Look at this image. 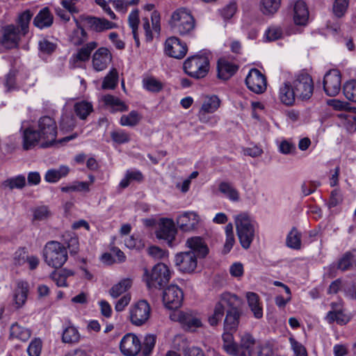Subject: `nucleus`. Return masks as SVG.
Here are the masks:
<instances>
[{"mask_svg": "<svg viewBox=\"0 0 356 356\" xmlns=\"http://www.w3.org/2000/svg\"><path fill=\"white\" fill-rule=\"evenodd\" d=\"M186 246L190 250L177 253L175 263L178 269L184 273H192L197 268V257H205L209 253V248L200 236L188 238Z\"/></svg>", "mask_w": 356, "mask_h": 356, "instance_id": "obj_1", "label": "nucleus"}, {"mask_svg": "<svg viewBox=\"0 0 356 356\" xmlns=\"http://www.w3.org/2000/svg\"><path fill=\"white\" fill-rule=\"evenodd\" d=\"M42 256L45 264L54 268H61L68 258L65 246L56 241H48L44 245Z\"/></svg>", "mask_w": 356, "mask_h": 356, "instance_id": "obj_2", "label": "nucleus"}, {"mask_svg": "<svg viewBox=\"0 0 356 356\" xmlns=\"http://www.w3.org/2000/svg\"><path fill=\"white\" fill-rule=\"evenodd\" d=\"M234 222L241 246L248 249L254 238L256 222L245 213L236 216Z\"/></svg>", "mask_w": 356, "mask_h": 356, "instance_id": "obj_3", "label": "nucleus"}, {"mask_svg": "<svg viewBox=\"0 0 356 356\" xmlns=\"http://www.w3.org/2000/svg\"><path fill=\"white\" fill-rule=\"evenodd\" d=\"M170 24L174 33L182 36L190 35L195 26L193 17L185 8H179L172 13Z\"/></svg>", "mask_w": 356, "mask_h": 356, "instance_id": "obj_4", "label": "nucleus"}, {"mask_svg": "<svg viewBox=\"0 0 356 356\" xmlns=\"http://www.w3.org/2000/svg\"><path fill=\"white\" fill-rule=\"evenodd\" d=\"M210 68L209 55L197 54L188 58L184 63L185 72L191 77L202 79L205 77Z\"/></svg>", "mask_w": 356, "mask_h": 356, "instance_id": "obj_5", "label": "nucleus"}, {"mask_svg": "<svg viewBox=\"0 0 356 356\" xmlns=\"http://www.w3.org/2000/svg\"><path fill=\"white\" fill-rule=\"evenodd\" d=\"M37 129L42 136L41 147L46 148L56 143L58 127L54 118L47 115L41 117L38 121Z\"/></svg>", "mask_w": 356, "mask_h": 356, "instance_id": "obj_6", "label": "nucleus"}, {"mask_svg": "<svg viewBox=\"0 0 356 356\" xmlns=\"http://www.w3.org/2000/svg\"><path fill=\"white\" fill-rule=\"evenodd\" d=\"M291 84L297 98L305 101L313 95L314 82L309 74L300 72L296 74Z\"/></svg>", "mask_w": 356, "mask_h": 356, "instance_id": "obj_7", "label": "nucleus"}, {"mask_svg": "<svg viewBox=\"0 0 356 356\" xmlns=\"http://www.w3.org/2000/svg\"><path fill=\"white\" fill-rule=\"evenodd\" d=\"M145 274L147 276L146 283L149 289H161L169 282L170 278V270L168 267L163 263L155 265L149 275H148L147 270L145 271Z\"/></svg>", "mask_w": 356, "mask_h": 356, "instance_id": "obj_8", "label": "nucleus"}, {"mask_svg": "<svg viewBox=\"0 0 356 356\" xmlns=\"http://www.w3.org/2000/svg\"><path fill=\"white\" fill-rule=\"evenodd\" d=\"M151 307L149 303L141 300L133 305L129 309V320L136 326L145 324L150 317Z\"/></svg>", "mask_w": 356, "mask_h": 356, "instance_id": "obj_9", "label": "nucleus"}, {"mask_svg": "<svg viewBox=\"0 0 356 356\" xmlns=\"http://www.w3.org/2000/svg\"><path fill=\"white\" fill-rule=\"evenodd\" d=\"M177 229L175 222L170 218H162L159 223L158 229L156 231V238L165 241L170 247L176 245L175 237Z\"/></svg>", "mask_w": 356, "mask_h": 356, "instance_id": "obj_10", "label": "nucleus"}, {"mask_svg": "<svg viewBox=\"0 0 356 356\" xmlns=\"http://www.w3.org/2000/svg\"><path fill=\"white\" fill-rule=\"evenodd\" d=\"M22 33L18 26L13 24L3 26L0 31V43L6 49L17 47Z\"/></svg>", "mask_w": 356, "mask_h": 356, "instance_id": "obj_11", "label": "nucleus"}, {"mask_svg": "<svg viewBox=\"0 0 356 356\" xmlns=\"http://www.w3.org/2000/svg\"><path fill=\"white\" fill-rule=\"evenodd\" d=\"M323 90L330 97L337 95L341 88V75L339 70H331L324 76Z\"/></svg>", "mask_w": 356, "mask_h": 356, "instance_id": "obj_12", "label": "nucleus"}, {"mask_svg": "<svg viewBox=\"0 0 356 356\" xmlns=\"http://www.w3.org/2000/svg\"><path fill=\"white\" fill-rule=\"evenodd\" d=\"M184 299L182 290L177 285L171 284L165 289L163 294V302L170 309L179 308Z\"/></svg>", "mask_w": 356, "mask_h": 356, "instance_id": "obj_13", "label": "nucleus"}, {"mask_svg": "<svg viewBox=\"0 0 356 356\" xmlns=\"http://www.w3.org/2000/svg\"><path fill=\"white\" fill-rule=\"evenodd\" d=\"M245 83L248 88L254 93H263L267 87L265 76L257 69H251L246 76Z\"/></svg>", "mask_w": 356, "mask_h": 356, "instance_id": "obj_14", "label": "nucleus"}, {"mask_svg": "<svg viewBox=\"0 0 356 356\" xmlns=\"http://www.w3.org/2000/svg\"><path fill=\"white\" fill-rule=\"evenodd\" d=\"M120 348L123 355L135 356L142 349L141 341L135 334L127 333L122 338Z\"/></svg>", "mask_w": 356, "mask_h": 356, "instance_id": "obj_15", "label": "nucleus"}, {"mask_svg": "<svg viewBox=\"0 0 356 356\" xmlns=\"http://www.w3.org/2000/svg\"><path fill=\"white\" fill-rule=\"evenodd\" d=\"M187 46L176 37L169 38L165 43V51L170 57L181 59L187 53Z\"/></svg>", "mask_w": 356, "mask_h": 356, "instance_id": "obj_16", "label": "nucleus"}, {"mask_svg": "<svg viewBox=\"0 0 356 356\" xmlns=\"http://www.w3.org/2000/svg\"><path fill=\"white\" fill-rule=\"evenodd\" d=\"M112 60L111 52L107 48H99L92 56V67L97 72L106 70Z\"/></svg>", "mask_w": 356, "mask_h": 356, "instance_id": "obj_17", "label": "nucleus"}, {"mask_svg": "<svg viewBox=\"0 0 356 356\" xmlns=\"http://www.w3.org/2000/svg\"><path fill=\"white\" fill-rule=\"evenodd\" d=\"M200 222V217L194 211H186L179 216L177 223L181 230L190 232L194 230Z\"/></svg>", "mask_w": 356, "mask_h": 356, "instance_id": "obj_18", "label": "nucleus"}, {"mask_svg": "<svg viewBox=\"0 0 356 356\" xmlns=\"http://www.w3.org/2000/svg\"><path fill=\"white\" fill-rule=\"evenodd\" d=\"M257 346L254 339L245 333L241 336L240 344H237V355L233 356H254Z\"/></svg>", "mask_w": 356, "mask_h": 356, "instance_id": "obj_19", "label": "nucleus"}, {"mask_svg": "<svg viewBox=\"0 0 356 356\" xmlns=\"http://www.w3.org/2000/svg\"><path fill=\"white\" fill-rule=\"evenodd\" d=\"M293 19L296 25L305 26L309 19V10L306 3L302 1H297L293 6Z\"/></svg>", "mask_w": 356, "mask_h": 356, "instance_id": "obj_20", "label": "nucleus"}, {"mask_svg": "<svg viewBox=\"0 0 356 356\" xmlns=\"http://www.w3.org/2000/svg\"><path fill=\"white\" fill-rule=\"evenodd\" d=\"M87 26L92 31L102 32L116 27V24L105 18L88 17L85 19Z\"/></svg>", "mask_w": 356, "mask_h": 356, "instance_id": "obj_21", "label": "nucleus"}, {"mask_svg": "<svg viewBox=\"0 0 356 356\" xmlns=\"http://www.w3.org/2000/svg\"><path fill=\"white\" fill-rule=\"evenodd\" d=\"M296 93L291 82L286 81L283 83L278 92V99L286 106H292L295 103Z\"/></svg>", "mask_w": 356, "mask_h": 356, "instance_id": "obj_22", "label": "nucleus"}, {"mask_svg": "<svg viewBox=\"0 0 356 356\" xmlns=\"http://www.w3.org/2000/svg\"><path fill=\"white\" fill-rule=\"evenodd\" d=\"M178 319L186 330L195 331L202 326L201 320L191 312H181L178 315Z\"/></svg>", "mask_w": 356, "mask_h": 356, "instance_id": "obj_23", "label": "nucleus"}, {"mask_svg": "<svg viewBox=\"0 0 356 356\" xmlns=\"http://www.w3.org/2000/svg\"><path fill=\"white\" fill-rule=\"evenodd\" d=\"M218 77L226 81L238 70V66L225 58H220L217 65Z\"/></svg>", "mask_w": 356, "mask_h": 356, "instance_id": "obj_24", "label": "nucleus"}, {"mask_svg": "<svg viewBox=\"0 0 356 356\" xmlns=\"http://www.w3.org/2000/svg\"><path fill=\"white\" fill-rule=\"evenodd\" d=\"M42 142V136L38 129L27 128L23 132V147L24 149H29Z\"/></svg>", "mask_w": 356, "mask_h": 356, "instance_id": "obj_25", "label": "nucleus"}, {"mask_svg": "<svg viewBox=\"0 0 356 356\" xmlns=\"http://www.w3.org/2000/svg\"><path fill=\"white\" fill-rule=\"evenodd\" d=\"M54 17L48 8H44L37 14L33 19V24L40 29L48 28L51 26Z\"/></svg>", "mask_w": 356, "mask_h": 356, "instance_id": "obj_26", "label": "nucleus"}, {"mask_svg": "<svg viewBox=\"0 0 356 356\" xmlns=\"http://www.w3.org/2000/svg\"><path fill=\"white\" fill-rule=\"evenodd\" d=\"M332 310L330 311L326 316L327 320L329 322L336 321L339 324H346L349 321L350 318L348 316L345 314L337 303L332 302L331 304Z\"/></svg>", "mask_w": 356, "mask_h": 356, "instance_id": "obj_27", "label": "nucleus"}, {"mask_svg": "<svg viewBox=\"0 0 356 356\" xmlns=\"http://www.w3.org/2000/svg\"><path fill=\"white\" fill-rule=\"evenodd\" d=\"M241 316V312L237 308L230 309L227 312L224 321V330L225 331H236Z\"/></svg>", "mask_w": 356, "mask_h": 356, "instance_id": "obj_28", "label": "nucleus"}, {"mask_svg": "<svg viewBox=\"0 0 356 356\" xmlns=\"http://www.w3.org/2000/svg\"><path fill=\"white\" fill-rule=\"evenodd\" d=\"M29 284L19 282L14 293V301L17 308L22 307L26 302L29 293Z\"/></svg>", "mask_w": 356, "mask_h": 356, "instance_id": "obj_29", "label": "nucleus"}, {"mask_svg": "<svg viewBox=\"0 0 356 356\" xmlns=\"http://www.w3.org/2000/svg\"><path fill=\"white\" fill-rule=\"evenodd\" d=\"M248 307L253 313L254 316L257 318H261L263 316V308L259 301V296L254 292H248L246 293Z\"/></svg>", "mask_w": 356, "mask_h": 356, "instance_id": "obj_30", "label": "nucleus"}, {"mask_svg": "<svg viewBox=\"0 0 356 356\" xmlns=\"http://www.w3.org/2000/svg\"><path fill=\"white\" fill-rule=\"evenodd\" d=\"M70 172L67 165H61L58 169H50L47 171L44 179L49 183L57 182L60 179L66 177Z\"/></svg>", "mask_w": 356, "mask_h": 356, "instance_id": "obj_31", "label": "nucleus"}, {"mask_svg": "<svg viewBox=\"0 0 356 356\" xmlns=\"http://www.w3.org/2000/svg\"><path fill=\"white\" fill-rule=\"evenodd\" d=\"M218 190L227 198L232 202H237L240 199L238 191L230 182L221 181L218 185Z\"/></svg>", "mask_w": 356, "mask_h": 356, "instance_id": "obj_32", "label": "nucleus"}, {"mask_svg": "<svg viewBox=\"0 0 356 356\" xmlns=\"http://www.w3.org/2000/svg\"><path fill=\"white\" fill-rule=\"evenodd\" d=\"M234 331H225L222 334V339L223 341L222 348L229 355H237V343L234 342L233 332Z\"/></svg>", "mask_w": 356, "mask_h": 356, "instance_id": "obj_33", "label": "nucleus"}, {"mask_svg": "<svg viewBox=\"0 0 356 356\" xmlns=\"http://www.w3.org/2000/svg\"><path fill=\"white\" fill-rule=\"evenodd\" d=\"M282 0H261L260 10L265 15H273L281 6Z\"/></svg>", "mask_w": 356, "mask_h": 356, "instance_id": "obj_34", "label": "nucleus"}, {"mask_svg": "<svg viewBox=\"0 0 356 356\" xmlns=\"http://www.w3.org/2000/svg\"><path fill=\"white\" fill-rule=\"evenodd\" d=\"M354 264H356V252H348L339 259L337 264V269L342 271L348 270L350 269Z\"/></svg>", "mask_w": 356, "mask_h": 356, "instance_id": "obj_35", "label": "nucleus"}, {"mask_svg": "<svg viewBox=\"0 0 356 356\" xmlns=\"http://www.w3.org/2000/svg\"><path fill=\"white\" fill-rule=\"evenodd\" d=\"M74 108L76 115L81 120L86 119L90 113L93 111L92 104L86 101L76 102L74 106Z\"/></svg>", "mask_w": 356, "mask_h": 356, "instance_id": "obj_36", "label": "nucleus"}, {"mask_svg": "<svg viewBox=\"0 0 356 356\" xmlns=\"http://www.w3.org/2000/svg\"><path fill=\"white\" fill-rule=\"evenodd\" d=\"M97 47L96 42H90L81 48L76 54L73 55L74 60L85 62L90 58L91 52Z\"/></svg>", "mask_w": 356, "mask_h": 356, "instance_id": "obj_37", "label": "nucleus"}, {"mask_svg": "<svg viewBox=\"0 0 356 356\" xmlns=\"http://www.w3.org/2000/svg\"><path fill=\"white\" fill-rule=\"evenodd\" d=\"M131 280L124 279L111 288L109 290V294L112 298H117L125 293L131 287Z\"/></svg>", "mask_w": 356, "mask_h": 356, "instance_id": "obj_38", "label": "nucleus"}, {"mask_svg": "<svg viewBox=\"0 0 356 356\" xmlns=\"http://www.w3.org/2000/svg\"><path fill=\"white\" fill-rule=\"evenodd\" d=\"M143 86L145 90L152 92H159L163 88V83L152 76L143 78Z\"/></svg>", "mask_w": 356, "mask_h": 356, "instance_id": "obj_39", "label": "nucleus"}, {"mask_svg": "<svg viewBox=\"0 0 356 356\" xmlns=\"http://www.w3.org/2000/svg\"><path fill=\"white\" fill-rule=\"evenodd\" d=\"M31 331L19 325L17 323L12 325L10 327V336L22 341H27L31 337Z\"/></svg>", "mask_w": 356, "mask_h": 356, "instance_id": "obj_40", "label": "nucleus"}, {"mask_svg": "<svg viewBox=\"0 0 356 356\" xmlns=\"http://www.w3.org/2000/svg\"><path fill=\"white\" fill-rule=\"evenodd\" d=\"M15 263L17 265H22L25 261H27L29 268L31 270H33L37 268V266L39 264V259L36 256H30V257H25L24 252H17L15 253Z\"/></svg>", "mask_w": 356, "mask_h": 356, "instance_id": "obj_41", "label": "nucleus"}, {"mask_svg": "<svg viewBox=\"0 0 356 356\" xmlns=\"http://www.w3.org/2000/svg\"><path fill=\"white\" fill-rule=\"evenodd\" d=\"M239 299L235 294L228 292L223 293L220 295V300L216 304H220L225 310V306L232 308H236V305L239 303Z\"/></svg>", "mask_w": 356, "mask_h": 356, "instance_id": "obj_42", "label": "nucleus"}, {"mask_svg": "<svg viewBox=\"0 0 356 356\" xmlns=\"http://www.w3.org/2000/svg\"><path fill=\"white\" fill-rule=\"evenodd\" d=\"M103 101L106 105L111 106L115 111H123L127 110V106L118 97L111 95L104 96Z\"/></svg>", "mask_w": 356, "mask_h": 356, "instance_id": "obj_43", "label": "nucleus"}, {"mask_svg": "<svg viewBox=\"0 0 356 356\" xmlns=\"http://www.w3.org/2000/svg\"><path fill=\"white\" fill-rule=\"evenodd\" d=\"M220 104V100L217 96L213 95L211 97H207L204 100L200 110L209 113H212L218 108Z\"/></svg>", "mask_w": 356, "mask_h": 356, "instance_id": "obj_44", "label": "nucleus"}, {"mask_svg": "<svg viewBox=\"0 0 356 356\" xmlns=\"http://www.w3.org/2000/svg\"><path fill=\"white\" fill-rule=\"evenodd\" d=\"M77 28L74 29L70 36V40L74 45H80L87 40L86 31L79 26L78 21L74 19Z\"/></svg>", "mask_w": 356, "mask_h": 356, "instance_id": "obj_45", "label": "nucleus"}, {"mask_svg": "<svg viewBox=\"0 0 356 356\" xmlns=\"http://www.w3.org/2000/svg\"><path fill=\"white\" fill-rule=\"evenodd\" d=\"M141 118V115L137 111H132L121 117L120 124L122 126L134 127L139 123Z\"/></svg>", "mask_w": 356, "mask_h": 356, "instance_id": "obj_46", "label": "nucleus"}, {"mask_svg": "<svg viewBox=\"0 0 356 356\" xmlns=\"http://www.w3.org/2000/svg\"><path fill=\"white\" fill-rule=\"evenodd\" d=\"M301 235L296 228H293L286 237V245L288 247L298 250L301 247Z\"/></svg>", "mask_w": 356, "mask_h": 356, "instance_id": "obj_47", "label": "nucleus"}, {"mask_svg": "<svg viewBox=\"0 0 356 356\" xmlns=\"http://www.w3.org/2000/svg\"><path fill=\"white\" fill-rule=\"evenodd\" d=\"M33 17V13L29 10H26L22 13L17 19V23L20 26V31L23 35H25L28 32L29 24Z\"/></svg>", "mask_w": 356, "mask_h": 356, "instance_id": "obj_48", "label": "nucleus"}, {"mask_svg": "<svg viewBox=\"0 0 356 356\" xmlns=\"http://www.w3.org/2000/svg\"><path fill=\"white\" fill-rule=\"evenodd\" d=\"M90 184L86 181H74L69 186H63L60 188L62 192L70 193L72 191H85L88 192Z\"/></svg>", "mask_w": 356, "mask_h": 356, "instance_id": "obj_49", "label": "nucleus"}, {"mask_svg": "<svg viewBox=\"0 0 356 356\" xmlns=\"http://www.w3.org/2000/svg\"><path fill=\"white\" fill-rule=\"evenodd\" d=\"M118 75L115 69L111 70L104 77L102 83L103 89H114L118 83Z\"/></svg>", "mask_w": 356, "mask_h": 356, "instance_id": "obj_50", "label": "nucleus"}, {"mask_svg": "<svg viewBox=\"0 0 356 356\" xmlns=\"http://www.w3.org/2000/svg\"><path fill=\"white\" fill-rule=\"evenodd\" d=\"M343 91L348 99L356 102V80L346 82L343 87Z\"/></svg>", "mask_w": 356, "mask_h": 356, "instance_id": "obj_51", "label": "nucleus"}, {"mask_svg": "<svg viewBox=\"0 0 356 356\" xmlns=\"http://www.w3.org/2000/svg\"><path fill=\"white\" fill-rule=\"evenodd\" d=\"M26 184V179L24 175H18L6 180L3 185L10 190L14 188L22 189Z\"/></svg>", "mask_w": 356, "mask_h": 356, "instance_id": "obj_52", "label": "nucleus"}, {"mask_svg": "<svg viewBox=\"0 0 356 356\" xmlns=\"http://www.w3.org/2000/svg\"><path fill=\"white\" fill-rule=\"evenodd\" d=\"M63 341L65 343H76L79 339V334L74 327L70 326L67 327L63 333Z\"/></svg>", "mask_w": 356, "mask_h": 356, "instance_id": "obj_53", "label": "nucleus"}, {"mask_svg": "<svg viewBox=\"0 0 356 356\" xmlns=\"http://www.w3.org/2000/svg\"><path fill=\"white\" fill-rule=\"evenodd\" d=\"M156 343V336L147 334L145 336L142 346V353L143 356H149Z\"/></svg>", "mask_w": 356, "mask_h": 356, "instance_id": "obj_54", "label": "nucleus"}, {"mask_svg": "<svg viewBox=\"0 0 356 356\" xmlns=\"http://www.w3.org/2000/svg\"><path fill=\"white\" fill-rule=\"evenodd\" d=\"M283 34L282 29L280 26L272 25L265 32L268 41H274L280 39Z\"/></svg>", "mask_w": 356, "mask_h": 356, "instance_id": "obj_55", "label": "nucleus"}, {"mask_svg": "<svg viewBox=\"0 0 356 356\" xmlns=\"http://www.w3.org/2000/svg\"><path fill=\"white\" fill-rule=\"evenodd\" d=\"M225 310L220 304H216L213 313L209 317V323L211 326H216L221 321L224 316Z\"/></svg>", "mask_w": 356, "mask_h": 356, "instance_id": "obj_56", "label": "nucleus"}, {"mask_svg": "<svg viewBox=\"0 0 356 356\" xmlns=\"http://www.w3.org/2000/svg\"><path fill=\"white\" fill-rule=\"evenodd\" d=\"M111 138L113 142L118 144L126 143L130 140L129 135L124 131L120 129L111 131Z\"/></svg>", "mask_w": 356, "mask_h": 356, "instance_id": "obj_57", "label": "nucleus"}, {"mask_svg": "<svg viewBox=\"0 0 356 356\" xmlns=\"http://www.w3.org/2000/svg\"><path fill=\"white\" fill-rule=\"evenodd\" d=\"M349 0H335L333 4V12L338 17H342L348 6Z\"/></svg>", "mask_w": 356, "mask_h": 356, "instance_id": "obj_58", "label": "nucleus"}, {"mask_svg": "<svg viewBox=\"0 0 356 356\" xmlns=\"http://www.w3.org/2000/svg\"><path fill=\"white\" fill-rule=\"evenodd\" d=\"M41 350V340L40 339H35L30 343L27 348V352L29 356H40Z\"/></svg>", "mask_w": 356, "mask_h": 356, "instance_id": "obj_59", "label": "nucleus"}, {"mask_svg": "<svg viewBox=\"0 0 356 356\" xmlns=\"http://www.w3.org/2000/svg\"><path fill=\"white\" fill-rule=\"evenodd\" d=\"M343 202V195L339 189H334L331 192L329 202V208L335 207Z\"/></svg>", "mask_w": 356, "mask_h": 356, "instance_id": "obj_60", "label": "nucleus"}, {"mask_svg": "<svg viewBox=\"0 0 356 356\" xmlns=\"http://www.w3.org/2000/svg\"><path fill=\"white\" fill-rule=\"evenodd\" d=\"M50 215L48 208L45 206L37 207L33 211V220H46Z\"/></svg>", "mask_w": 356, "mask_h": 356, "instance_id": "obj_61", "label": "nucleus"}, {"mask_svg": "<svg viewBox=\"0 0 356 356\" xmlns=\"http://www.w3.org/2000/svg\"><path fill=\"white\" fill-rule=\"evenodd\" d=\"M15 77H16V72L15 71H10L6 76V81H5V87L6 88L7 92H10L12 90H16L17 86L15 84Z\"/></svg>", "mask_w": 356, "mask_h": 356, "instance_id": "obj_62", "label": "nucleus"}, {"mask_svg": "<svg viewBox=\"0 0 356 356\" xmlns=\"http://www.w3.org/2000/svg\"><path fill=\"white\" fill-rule=\"evenodd\" d=\"M50 277L58 287L67 286L66 275H63L60 271H54L52 273H51Z\"/></svg>", "mask_w": 356, "mask_h": 356, "instance_id": "obj_63", "label": "nucleus"}, {"mask_svg": "<svg viewBox=\"0 0 356 356\" xmlns=\"http://www.w3.org/2000/svg\"><path fill=\"white\" fill-rule=\"evenodd\" d=\"M279 150L284 154L293 153L296 151V145L289 140H282L279 145Z\"/></svg>", "mask_w": 356, "mask_h": 356, "instance_id": "obj_64", "label": "nucleus"}]
</instances>
